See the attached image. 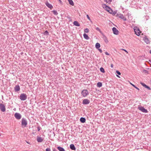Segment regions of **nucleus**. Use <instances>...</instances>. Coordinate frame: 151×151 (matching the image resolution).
Listing matches in <instances>:
<instances>
[{
	"instance_id": "1",
	"label": "nucleus",
	"mask_w": 151,
	"mask_h": 151,
	"mask_svg": "<svg viewBox=\"0 0 151 151\" xmlns=\"http://www.w3.org/2000/svg\"><path fill=\"white\" fill-rule=\"evenodd\" d=\"M27 124V122L25 118H22V119L21 125L22 127H26Z\"/></svg>"
},
{
	"instance_id": "2",
	"label": "nucleus",
	"mask_w": 151,
	"mask_h": 151,
	"mask_svg": "<svg viewBox=\"0 0 151 151\" xmlns=\"http://www.w3.org/2000/svg\"><path fill=\"white\" fill-rule=\"evenodd\" d=\"M27 98V96L26 93H22L19 96V99L21 101H24Z\"/></svg>"
},
{
	"instance_id": "3",
	"label": "nucleus",
	"mask_w": 151,
	"mask_h": 151,
	"mask_svg": "<svg viewBox=\"0 0 151 151\" xmlns=\"http://www.w3.org/2000/svg\"><path fill=\"white\" fill-rule=\"evenodd\" d=\"M89 93L88 91L86 89L83 90L81 92L82 95L84 97L86 96L89 94Z\"/></svg>"
},
{
	"instance_id": "4",
	"label": "nucleus",
	"mask_w": 151,
	"mask_h": 151,
	"mask_svg": "<svg viewBox=\"0 0 151 151\" xmlns=\"http://www.w3.org/2000/svg\"><path fill=\"white\" fill-rule=\"evenodd\" d=\"M134 29L135 34L137 36H139L140 35V33L141 32L140 31L139 29V28L136 27H134Z\"/></svg>"
},
{
	"instance_id": "5",
	"label": "nucleus",
	"mask_w": 151,
	"mask_h": 151,
	"mask_svg": "<svg viewBox=\"0 0 151 151\" xmlns=\"http://www.w3.org/2000/svg\"><path fill=\"white\" fill-rule=\"evenodd\" d=\"M138 109L143 113H147L148 112L147 109H145L143 106H139Z\"/></svg>"
},
{
	"instance_id": "6",
	"label": "nucleus",
	"mask_w": 151,
	"mask_h": 151,
	"mask_svg": "<svg viewBox=\"0 0 151 151\" xmlns=\"http://www.w3.org/2000/svg\"><path fill=\"white\" fill-rule=\"evenodd\" d=\"M0 109L3 112H5L6 111L5 105L2 104L0 103Z\"/></svg>"
},
{
	"instance_id": "7",
	"label": "nucleus",
	"mask_w": 151,
	"mask_h": 151,
	"mask_svg": "<svg viewBox=\"0 0 151 151\" xmlns=\"http://www.w3.org/2000/svg\"><path fill=\"white\" fill-rule=\"evenodd\" d=\"M14 117L17 119H20L22 117L21 115L19 113H16L14 115Z\"/></svg>"
},
{
	"instance_id": "8",
	"label": "nucleus",
	"mask_w": 151,
	"mask_h": 151,
	"mask_svg": "<svg viewBox=\"0 0 151 151\" xmlns=\"http://www.w3.org/2000/svg\"><path fill=\"white\" fill-rule=\"evenodd\" d=\"M112 31L114 34L118 35L119 34V31L115 27H114L112 28Z\"/></svg>"
},
{
	"instance_id": "9",
	"label": "nucleus",
	"mask_w": 151,
	"mask_h": 151,
	"mask_svg": "<svg viewBox=\"0 0 151 151\" xmlns=\"http://www.w3.org/2000/svg\"><path fill=\"white\" fill-rule=\"evenodd\" d=\"M45 4L48 7L50 8L51 9H52L53 8L52 5L48 1H46L45 3Z\"/></svg>"
},
{
	"instance_id": "10",
	"label": "nucleus",
	"mask_w": 151,
	"mask_h": 151,
	"mask_svg": "<svg viewBox=\"0 0 151 151\" xmlns=\"http://www.w3.org/2000/svg\"><path fill=\"white\" fill-rule=\"evenodd\" d=\"M90 102V100L87 99H84L83 101V104H87Z\"/></svg>"
},
{
	"instance_id": "11",
	"label": "nucleus",
	"mask_w": 151,
	"mask_h": 151,
	"mask_svg": "<svg viewBox=\"0 0 151 151\" xmlns=\"http://www.w3.org/2000/svg\"><path fill=\"white\" fill-rule=\"evenodd\" d=\"M43 139L42 138L40 137H39L38 136L37 137V140L38 142H41L43 140Z\"/></svg>"
},
{
	"instance_id": "12",
	"label": "nucleus",
	"mask_w": 151,
	"mask_h": 151,
	"mask_svg": "<svg viewBox=\"0 0 151 151\" xmlns=\"http://www.w3.org/2000/svg\"><path fill=\"white\" fill-rule=\"evenodd\" d=\"M102 38L106 43H107L109 41L108 40V38L106 36L104 35H103Z\"/></svg>"
},
{
	"instance_id": "13",
	"label": "nucleus",
	"mask_w": 151,
	"mask_h": 151,
	"mask_svg": "<svg viewBox=\"0 0 151 151\" xmlns=\"http://www.w3.org/2000/svg\"><path fill=\"white\" fill-rule=\"evenodd\" d=\"M103 7L108 12L109 10V9H110L109 7L107 6L106 4H104L103 5Z\"/></svg>"
},
{
	"instance_id": "14",
	"label": "nucleus",
	"mask_w": 151,
	"mask_h": 151,
	"mask_svg": "<svg viewBox=\"0 0 151 151\" xmlns=\"http://www.w3.org/2000/svg\"><path fill=\"white\" fill-rule=\"evenodd\" d=\"M14 90L16 91H19L20 90V88L19 85H17L15 86L14 88Z\"/></svg>"
},
{
	"instance_id": "15",
	"label": "nucleus",
	"mask_w": 151,
	"mask_h": 151,
	"mask_svg": "<svg viewBox=\"0 0 151 151\" xmlns=\"http://www.w3.org/2000/svg\"><path fill=\"white\" fill-rule=\"evenodd\" d=\"M70 149L72 150H76V148L73 144L70 145Z\"/></svg>"
},
{
	"instance_id": "16",
	"label": "nucleus",
	"mask_w": 151,
	"mask_h": 151,
	"mask_svg": "<svg viewBox=\"0 0 151 151\" xmlns=\"http://www.w3.org/2000/svg\"><path fill=\"white\" fill-rule=\"evenodd\" d=\"M118 17L124 21H126L127 20L126 18L124 17V15L122 14H120Z\"/></svg>"
},
{
	"instance_id": "17",
	"label": "nucleus",
	"mask_w": 151,
	"mask_h": 151,
	"mask_svg": "<svg viewBox=\"0 0 151 151\" xmlns=\"http://www.w3.org/2000/svg\"><path fill=\"white\" fill-rule=\"evenodd\" d=\"M86 121V119L82 117L80 119V122L82 123H84Z\"/></svg>"
},
{
	"instance_id": "18",
	"label": "nucleus",
	"mask_w": 151,
	"mask_h": 151,
	"mask_svg": "<svg viewBox=\"0 0 151 151\" xmlns=\"http://www.w3.org/2000/svg\"><path fill=\"white\" fill-rule=\"evenodd\" d=\"M73 24L74 25L77 26H79L80 24L77 21H75L74 22Z\"/></svg>"
},
{
	"instance_id": "19",
	"label": "nucleus",
	"mask_w": 151,
	"mask_h": 151,
	"mask_svg": "<svg viewBox=\"0 0 151 151\" xmlns=\"http://www.w3.org/2000/svg\"><path fill=\"white\" fill-rule=\"evenodd\" d=\"M144 40L145 42L147 43V44H148L150 43L149 41V40L147 38V37H145L144 38Z\"/></svg>"
},
{
	"instance_id": "20",
	"label": "nucleus",
	"mask_w": 151,
	"mask_h": 151,
	"mask_svg": "<svg viewBox=\"0 0 151 151\" xmlns=\"http://www.w3.org/2000/svg\"><path fill=\"white\" fill-rule=\"evenodd\" d=\"M83 36L84 38L87 40H88L89 39V37L86 34H84Z\"/></svg>"
},
{
	"instance_id": "21",
	"label": "nucleus",
	"mask_w": 151,
	"mask_h": 151,
	"mask_svg": "<svg viewBox=\"0 0 151 151\" xmlns=\"http://www.w3.org/2000/svg\"><path fill=\"white\" fill-rule=\"evenodd\" d=\"M57 149L59 151H65L64 149L60 146H58L57 147Z\"/></svg>"
},
{
	"instance_id": "22",
	"label": "nucleus",
	"mask_w": 151,
	"mask_h": 151,
	"mask_svg": "<svg viewBox=\"0 0 151 151\" xmlns=\"http://www.w3.org/2000/svg\"><path fill=\"white\" fill-rule=\"evenodd\" d=\"M95 47L96 49H99L100 47V44L99 43H96L95 45Z\"/></svg>"
},
{
	"instance_id": "23",
	"label": "nucleus",
	"mask_w": 151,
	"mask_h": 151,
	"mask_svg": "<svg viewBox=\"0 0 151 151\" xmlns=\"http://www.w3.org/2000/svg\"><path fill=\"white\" fill-rule=\"evenodd\" d=\"M102 83L99 82L97 83V86L98 87L100 88L102 86Z\"/></svg>"
},
{
	"instance_id": "24",
	"label": "nucleus",
	"mask_w": 151,
	"mask_h": 151,
	"mask_svg": "<svg viewBox=\"0 0 151 151\" xmlns=\"http://www.w3.org/2000/svg\"><path fill=\"white\" fill-rule=\"evenodd\" d=\"M69 3L72 6H74V4L73 1L72 0H68Z\"/></svg>"
},
{
	"instance_id": "25",
	"label": "nucleus",
	"mask_w": 151,
	"mask_h": 151,
	"mask_svg": "<svg viewBox=\"0 0 151 151\" xmlns=\"http://www.w3.org/2000/svg\"><path fill=\"white\" fill-rule=\"evenodd\" d=\"M100 70L101 72L103 73H105V70L104 68L103 67H101L100 68Z\"/></svg>"
},
{
	"instance_id": "26",
	"label": "nucleus",
	"mask_w": 151,
	"mask_h": 151,
	"mask_svg": "<svg viewBox=\"0 0 151 151\" xmlns=\"http://www.w3.org/2000/svg\"><path fill=\"white\" fill-rule=\"evenodd\" d=\"M52 12L53 13V14L55 15H57L58 14V13L57 12V11L56 10H53L52 11Z\"/></svg>"
},
{
	"instance_id": "27",
	"label": "nucleus",
	"mask_w": 151,
	"mask_h": 151,
	"mask_svg": "<svg viewBox=\"0 0 151 151\" xmlns=\"http://www.w3.org/2000/svg\"><path fill=\"white\" fill-rule=\"evenodd\" d=\"M130 84H131L132 86H133L135 88H136V89H137V90H138V91H139V89L138 88H137V87H136V86H135L133 84L130 83Z\"/></svg>"
},
{
	"instance_id": "28",
	"label": "nucleus",
	"mask_w": 151,
	"mask_h": 151,
	"mask_svg": "<svg viewBox=\"0 0 151 151\" xmlns=\"http://www.w3.org/2000/svg\"><path fill=\"white\" fill-rule=\"evenodd\" d=\"M104 1L106 2L108 4H110L111 2L112 1V0H104Z\"/></svg>"
},
{
	"instance_id": "29",
	"label": "nucleus",
	"mask_w": 151,
	"mask_h": 151,
	"mask_svg": "<svg viewBox=\"0 0 151 151\" xmlns=\"http://www.w3.org/2000/svg\"><path fill=\"white\" fill-rule=\"evenodd\" d=\"M140 83L143 86H144V87H145H145L146 86V85L144 83H142V82H140Z\"/></svg>"
},
{
	"instance_id": "30",
	"label": "nucleus",
	"mask_w": 151,
	"mask_h": 151,
	"mask_svg": "<svg viewBox=\"0 0 151 151\" xmlns=\"http://www.w3.org/2000/svg\"><path fill=\"white\" fill-rule=\"evenodd\" d=\"M110 14H112L113 12V11L111 8L109 10L108 12Z\"/></svg>"
},
{
	"instance_id": "31",
	"label": "nucleus",
	"mask_w": 151,
	"mask_h": 151,
	"mask_svg": "<svg viewBox=\"0 0 151 151\" xmlns=\"http://www.w3.org/2000/svg\"><path fill=\"white\" fill-rule=\"evenodd\" d=\"M89 29L88 28H86L84 30V31L86 33H88V32Z\"/></svg>"
},
{
	"instance_id": "32",
	"label": "nucleus",
	"mask_w": 151,
	"mask_h": 151,
	"mask_svg": "<svg viewBox=\"0 0 151 151\" xmlns=\"http://www.w3.org/2000/svg\"><path fill=\"white\" fill-rule=\"evenodd\" d=\"M44 34L46 35H49V33L47 30H46Z\"/></svg>"
},
{
	"instance_id": "33",
	"label": "nucleus",
	"mask_w": 151,
	"mask_h": 151,
	"mask_svg": "<svg viewBox=\"0 0 151 151\" xmlns=\"http://www.w3.org/2000/svg\"><path fill=\"white\" fill-rule=\"evenodd\" d=\"M41 129V128L40 126H38L37 127V129L38 131H39Z\"/></svg>"
},
{
	"instance_id": "34",
	"label": "nucleus",
	"mask_w": 151,
	"mask_h": 151,
	"mask_svg": "<svg viewBox=\"0 0 151 151\" xmlns=\"http://www.w3.org/2000/svg\"><path fill=\"white\" fill-rule=\"evenodd\" d=\"M96 29L97 30V31H99V32L100 33L101 32V31L99 27H96Z\"/></svg>"
},
{
	"instance_id": "35",
	"label": "nucleus",
	"mask_w": 151,
	"mask_h": 151,
	"mask_svg": "<svg viewBox=\"0 0 151 151\" xmlns=\"http://www.w3.org/2000/svg\"><path fill=\"white\" fill-rule=\"evenodd\" d=\"M116 73L118 75H120L121 74L120 72L118 70L116 71Z\"/></svg>"
},
{
	"instance_id": "36",
	"label": "nucleus",
	"mask_w": 151,
	"mask_h": 151,
	"mask_svg": "<svg viewBox=\"0 0 151 151\" xmlns=\"http://www.w3.org/2000/svg\"><path fill=\"white\" fill-rule=\"evenodd\" d=\"M67 18H68V19H69V21H71V18L70 17L69 15L68 16H67Z\"/></svg>"
},
{
	"instance_id": "37",
	"label": "nucleus",
	"mask_w": 151,
	"mask_h": 151,
	"mask_svg": "<svg viewBox=\"0 0 151 151\" xmlns=\"http://www.w3.org/2000/svg\"><path fill=\"white\" fill-rule=\"evenodd\" d=\"M145 88H147V89H148L149 90H151V88H150L148 86H147V85L145 87Z\"/></svg>"
},
{
	"instance_id": "38",
	"label": "nucleus",
	"mask_w": 151,
	"mask_h": 151,
	"mask_svg": "<svg viewBox=\"0 0 151 151\" xmlns=\"http://www.w3.org/2000/svg\"><path fill=\"white\" fill-rule=\"evenodd\" d=\"M46 151H51L50 148H47L46 149Z\"/></svg>"
},
{
	"instance_id": "39",
	"label": "nucleus",
	"mask_w": 151,
	"mask_h": 151,
	"mask_svg": "<svg viewBox=\"0 0 151 151\" xmlns=\"http://www.w3.org/2000/svg\"><path fill=\"white\" fill-rule=\"evenodd\" d=\"M86 17H87V18L89 20H91V19L90 18V17H89V16L87 14L86 15Z\"/></svg>"
},
{
	"instance_id": "40",
	"label": "nucleus",
	"mask_w": 151,
	"mask_h": 151,
	"mask_svg": "<svg viewBox=\"0 0 151 151\" xmlns=\"http://www.w3.org/2000/svg\"><path fill=\"white\" fill-rule=\"evenodd\" d=\"M98 50L100 52V53H102V50L101 49H99H99H98Z\"/></svg>"
},
{
	"instance_id": "41",
	"label": "nucleus",
	"mask_w": 151,
	"mask_h": 151,
	"mask_svg": "<svg viewBox=\"0 0 151 151\" xmlns=\"http://www.w3.org/2000/svg\"><path fill=\"white\" fill-rule=\"evenodd\" d=\"M105 54L106 55H109V54L107 52H105Z\"/></svg>"
},
{
	"instance_id": "42",
	"label": "nucleus",
	"mask_w": 151,
	"mask_h": 151,
	"mask_svg": "<svg viewBox=\"0 0 151 151\" xmlns=\"http://www.w3.org/2000/svg\"><path fill=\"white\" fill-rule=\"evenodd\" d=\"M116 13V12H113V13L112 14L114 15Z\"/></svg>"
},
{
	"instance_id": "43",
	"label": "nucleus",
	"mask_w": 151,
	"mask_h": 151,
	"mask_svg": "<svg viewBox=\"0 0 151 151\" xmlns=\"http://www.w3.org/2000/svg\"><path fill=\"white\" fill-rule=\"evenodd\" d=\"M58 0L59 1L60 3L61 4H62V1L61 0Z\"/></svg>"
},
{
	"instance_id": "44",
	"label": "nucleus",
	"mask_w": 151,
	"mask_h": 151,
	"mask_svg": "<svg viewBox=\"0 0 151 151\" xmlns=\"http://www.w3.org/2000/svg\"><path fill=\"white\" fill-rule=\"evenodd\" d=\"M122 50H124V51H125V52H127V53H128L127 51L126 50H124V49H122Z\"/></svg>"
},
{
	"instance_id": "45",
	"label": "nucleus",
	"mask_w": 151,
	"mask_h": 151,
	"mask_svg": "<svg viewBox=\"0 0 151 151\" xmlns=\"http://www.w3.org/2000/svg\"><path fill=\"white\" fill-rule=\"evenodd\" d=\"M52 151H57L55 148H54L53 149Z\"/></svg>"
},
{
	"instance_id": "46",
	"label": "nucleus",
	"mask_w": 151,
	"mask_h": 151,
	"mask_svg": "<svg viewBox=\"0 0 151 151\" xmlns=\"http://www.w3.org/2000/svg\"><path fill=\"white\" fill-rule=\"evenodd\" d=\"M111 68H113V64H111Z\"/></svg>"
},
{
	"instance_id": "47",
	"label": "nucleus",
	"mask_w": 151,
	"mask_h": 151,
	"mask_svg": "<svg viewBox=\"0 0 151 151\" xmlns=\"http://www.w3.org/2000/svg\"><path fill=\"white\" fill-rule=\"evenodd\" d=\"M53 134H54V136H55V133L54 132H53Z\"/></svg>"
},
{
	"instance_id": "48",
	"label": "nucleus",
	"mask_w": 151,
	"mask_h": 151,
	"mask_svg": "<svg viewBox=\"0 0 151 151\" xmlns=\"http://www.w3.org/2000/svg\"><path fill=\"white\" fill-rule=\"evenodd\" d=\"M116 76H117L118 77L120 78V76H119L118 75H116Z\"/></svg>"
},
{
	"instance_id": "49",
	"label": "nucleus",
	"mask_w": 151,
	"mask_h": 151,
	"mask_svg": "<svg viewBox=\"0 0 151 151\" xmlns=\"http://www.w3.org/2000/svg\"><path fill=\"white\" fill-rule=\"evenodd\" d=\"M150 53L151 54V50L150 51Z\"/></svg>"
},
{
	"instance_id": "50",
	"label": "nucleus",
	"mask_w": 151,
	"mask_h": 151,
	"mask_svg": "<svg viewBox=\"0 0 151 151\" xmlns=\"http://www.w3.org/2000/svg\"><path fill=\"white\" fill-rule=\"evenodd\" d=\"M32 133L33 134H35V133H34V132H33Z\"/></svg>"
},
{
	"instance_id": "51",
	"label": "nucleus",
	"mask_w": 151,
	"mask_h": 151,
	"mask_svg": "<svg viewBox=\"0 0 151 151\" xmlns=\"http://www.w3.org/2000/svg\"><path fill=\"white\" fill-rule=\"evenodd\" d=\"M1 134L0 133V136H1Z\"/></svg>"
}]
</instances>
